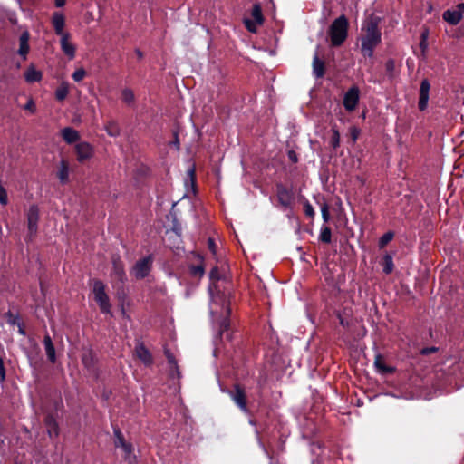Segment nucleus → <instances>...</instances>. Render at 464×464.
I'll return each mask as SVG.
<instances>
[{
  "instance_id": "f257e3e1",
  "label": "nucleus",
  "mask_w": 464,
  "mask_h": 464,
  "mask_svg": "<svg viewBox=\"0 0 464 464\" xmlns=\"http://www.w3.org/2000/svg\"><path fill=\"white\" fill-rule=\"evenodd\" d=\"M380 18L370 15L362 24V31L365 32L361 39V53L365 57H372L374 49L382 40V33L379 29Z\"/></svg>"
},
{
  "instance_id": "f03ea898",
  "label": "nucleus",
  "mask_w": 464,
  "mask_h": 464,
  "mask_svg": "<svg viewBox=\"0 0 464 464\" xmlns=\"http://www.w3.org/2000/svg\"><path fill=\"white\" fill-rule=\"evenodd\" d=\"M209 294L211 301L209 304V312L213 320L221 319L219 322L220 334H223L229 327L227 316L230 314L229 303L225 294L219 292L214 294L212 285H209Z\"/></svg>"
},
{
  "instance_id": "7ed1b4c3",
  "label": "nucleus",
  "mask_w": 464,
  "mask_h": 464,
  "mask_svg": "<svg viewBox=\"0 0 464 464\" xmlns=\"http://www.w3.org/2000/svg\"><path fill=\"white\" fill-rule=\"evenodd\" d=\"M349 22L344 14L336 18L329 27L331 44L334 47L341 46L348 36Z\"/></svg>"
},
{
  "instance_id": "20e7f679",
  "label": "nucleus",
  "mask_w": 464,
  "mask_h": 464,
  "mask_svg": "<svg viewBox=\"0 0 464 464\" xmlns=\"http://www.w3.org/2000/svg\"><path fill=\"white\" fill-rule=\"evenodd\" d=\"M105 285L101 280H94L92 293L102 314H111V304L105 292Z\"/></svg>"
},
{
  "instance_id": "39448f33",
  "label": "nucleus",
  "mask_w": 464,
  "mask_h": 464,
  "mask_svg": "<svg viewBox=\"0 0 464 464\" xmlns=\"http://www.w3.org/2000/svg\"><path fill=\"white\" fill-rule=\"evenodd\" d=\"M114 445L121 448L124 453L123 458L128 464H138L137 457L133 452V445L125 440L120 429H114Z\"/></svg>"
},
{
  "instance_id": "423d86ee",
  "label": "nucleus",
  "mask_w": 464,
  "mask_h": 464,
  "mask_svg": "<svg viewBox=\"0 0 464 464\" xmlns=\"http://www.w3.org/2000/svg\"><path fill=\"white\" fill-rule=\"evenodd\" d=\"M276 197L278 203L284 210L292 208L294 202V192L283 184H276Z\"/></svg>"
},
{
  "instance_id": "0eeeda50",
  "label": "nucleus",
  "mask_w": 464,
  "mask_h": 464,
  "mask_svg": "<svg viewBox=\"0 0 464 464\" xmlns=\"http://www.w3.org/2000/svg\"><path fill=\"white\" fill-rule=\"evenodd\" d=\"M152 263L153 257L150 255L138 260L131 270L132 275L137 279H143L150 274Z\"/></svg>"
},
{
  "instance_id": "6e6552de",
  "label": "nucleus",
  "mask_w": 464,
  "mask_h": 464,
  "mask_svg": "<svg viewBox=\"0 0 464 464\" xmlns=\"http://www.w3.org/2000/svg\"><path fill=\"white\" fill-rule=\"evenodd\" d=\"M26 218L28 227L27 237L31 239L36 235L38 229L39 209L36 205L30 206L26 213Z\"/></svg>"
},
{
  "instance_id": "1a4fd4ad",
  "label": "nucleus",
  "mask_w": 464,
  "mask_h": 464,
  "mask_svg": "<svg viewBox=\"0 0 464 464\" xmlns=\"http://www.w3.org/2000/svg\"><path fill=\"white\" fill-rule=\"evenodd\" d=\"M229 395L243 412L248 413L246 395L239 385H235L234 390L229 392Z\"/></svg>"
},
{
  "instance_id": "9d476101",
  "label": "nucleus",
  "mask_w": 464,
  "mask_h": 464,
  "mask_svg": "<svg viewBox=\"0 0 464 464\" xmlns=\"http://www.w3.org/2000/svg\"><path fill=\"white\" fill-rule=\"evenodd\" d=\"M359 102V89L357 87L350 88L344 94L343 106L346 111H353Z\"/></svg>"
},
{
  "instance_id": "9b49d317",
  "label": "nucleus",
  "mask_w": 464,
  "mask_h": 464,
  "mask_svg": "<svg viewBox=\"0 0 464 464\" xmlns=\"http://www.w3.org/2000/svg\"><path fill=\"white\" fill-rule=\"evenodd\" d=\"M430 84L427 79L422 80L420 87V98L418 106L420 111H424L428 107V102L430 97Z\"/></svg>"
},
{
  "instance_id": "f8f14e48",
  "label": "nucleus",
  "mask_w": 464,
  "mask_h": 464,
  "mask_svg": "<svg viewBox=\"0 0 464 464\" xmlns=\"http://www.w3.org/2000/svg\"><path fill=\"white\" fill-rule=\"evenodd\" d=\"M52 24L54 29V32L60 37H63L64 34H70L67 32H64L65 26V17L60 12H54L52 16Z\"/></svg>"
},
{
  "instance_id": "ddd939ff",
  "label": "nucleus",
  "mask_w": 464,
  "mask_h": 464,
  "mask_svg": "<svg viewBox=\"0 0 464 464\" xmlns=\"http://www.w3.org/2000/svg\"><path fill=\"white\" fill-rule=\"evenodd\" d=\"M77 160L79 162H83L92 158L93 154L92 147L88 142H80L75 146Z\"/></svg>"
},
{
  "instance_id": "4468645a",
  "label": "nucleus",
  "mask_w": 464,
  "mask_h": 464,
  "mask_svg": "<svg viewBox=\"0 0 464 464\" xmlns=\"http://www.w3.org/2000/svg\"><path fill=\"white\" fill-rule=\"evenodd\" d=\"M29 39H30V34L28 31L23 32L19 37V48L17 50V53L24 60H25L27 58V54L29 53V51H30Z\"/></svg>"
},
{
  "instance_id": "2eb2a0df",
  "label": "nucleus",
  "mask_w": 464,
  "mask_h": 464,
  "mask_svg": "<svg viewBox=\"0 0 464 464\" xmlns=\"http://www.w3.org/2000/svg\"><path fill=\"white\" fill-rule=\"evenodd\" d=\"M70 37V34H64L61 37V49L69 59H73L75 56V46L69 41Z\"/></svg>"
},
{
  "instance_id": "dca6fc26",
  "label": "nucleus",
  "mask_w": 464,
  "mask_h": 464,
  "mask_svg": "<svg viewBox=\"0 0 464 464\" xmlns=\"http://www.w3.org/2000/svg\"><path fill=\"white\" fill-rule=\"evenodd\" d=\"M111 276L121 283L126 280L124 266L119 259H113Z\"/></svg>"
},
{
  "instance_id": "f3484780",
  "label": "nucleus",
  "mask_w": 464,
  "mask_h": 464,
  "mask_svg": "<svg viewBox=\"0 0 464 464\" xmlns=\"http://www.w3.org/2000/svg\"><path fill=\"white\" fill-rule=\"evenodd\" d=\"M137 357L146 365L152 363V357L149 350L142 344H139L135 348Z\"/></svg>"
},
{
  "instance_id": "a211bd4d",
  "label": "nucleus",
  "mask_w": 464,
  "mask_h": 464,
  "mask_svg": "<svg viewBox=\"0 0 464 464\" xmlns=\"http://www.w3.org/2000/svg\"><path fill=\"white\" fill-rule=\"evenodd\" d=\"M24 79L27 82L33 83L40 82L43 78V74L40 71L36 70L34 65H31L24 73Z\"/></svg>"
},
{
  "instance_id": "6ab92c4d",
  "label": "nucleus",
  "mask_w": 464,
  "mask_h": 464,
  "mask_svg": "<svg viewBox=\"0 0 464 464\" xmlns=\"http://www.w3.org/2000/svg\"><path fill=\"white\" fill-rule=\"evenodd\" d=\"M61 134L63 139L69 144L74 143L80 140L79 132L71 127L63 129Z\"/></svg>"
},
{
  "instance_id": "aec40b11",
  "label": "nucleus",
  "mask_w": 464,
  "mask_h": 464,
  "mask_svg": "<svg viewBox=\"0 0 464 464\" xmlns=\"http://www.w3.org/2000/svg\"><path fill=\"white\" fill-rule=\"evenodd\" d=\"M44 349H45V353H46L48 360L51 362L54 363L56 361L55 349H54V346L53 344L50 335L47 334L44 336Z\"/></svg>"
},
{
  "instance_id": "412c9836",
  "label": "nucleus",
  "mask_w": 464,
  "mask_h": 464,
  "mask_svg": "<svg viewBox=\"0 0 464 464\" xmlns=\"http://www.w3.org/2000/svg\"><path fill=\"white\" fill-rule=\"evenodd\" d=\"M324 69H325L324 62L320 60L318 57V54L316 53L313 59V73H314V75L317 79L322 78L324 75Z\"/></svg>"
},
{
  "instance_id": "4be33fe9",
  "label": "nucleus",
  "mask_w": 464,
  "mask_h": 464,
  "mask_svg": "<svg viewBox=\"0 0 464 464\" xmlns=\"http://www.w3.org/2000/svg\"><path fill=\"white\" fill-rule=\"evenodd\" d=\"M443 19L450 24L456 25L462 19L460 13L456 10H446L443 13Z\"/></svg>"
},
{
  "instance_id": "5701e85b",
  "label": "nucleus",
  "mask_w": 464,
  "mask_h": 464,
  "mask_svg": "<svg viewBox=\"0 0 464 464\" xmlns=\"http://www.w3.org/2000/svg\"><path fill=\"white\" fill-rule=\"evenodd\" d=\"M57 177L63 184L69 180V164L64 160H61L60 162Z\"/></svg>"
},
{
  "instance_id": "b1692460",
  "label": "nucleus",
  "mask_w": 464,
  "mask_h": 464,
  "mask_svg": "<svg viewBox=\"0 0 464 464\" xmlns=\"http://www.w3.org/2000/svg\"><path fill=\"white\" fill-rule=\"evenodd\" d=\"M82 362L88 370H92L94 366V354L92 350L87 349L82 355Z\"/></svg>"
},
{
  "instance_id": "393cba45",
  "label": "nucleus",
  "mask_w": 464,
  "mask_h": 464,
  "mask_svg": "<svg viewBox=\"0 0 464 464\" xmlns=\"http://www.w3.org/2000/svg\"><path fill=\"white\" fill-rule=\"evenodd\" d=\"M165 355L167 357L168 362L170 365V375L172 377H174V375L179 377V367L174 355L168 349L165 350Z\"/></svg>"
},
{
  "instance_id": "a878e982",
  "label": "nucleus",
  "mask_w": 464,
  "mask_h": 464,
  "mask_svg": "<svg viewBox=\"0 0 464 464\" xmlns=\"http://www.w3.org/2000/svg\"><path fill=\"white\" fill-rule=\"evenodd\" d=\"M69 93V84L66 82H63L55 91V98L57 101H63Z\"/></svg>"
},
{
  "instance_id": "bb28decb",
  "label": "nucleus",
  "mask_w": 464,
  "mask_h": 464,
  "mask_svg": "<svg viewBox=\"0 0 464 464\" xmlns=\"http://www.w3.org/2000/svg\"><path fill=\"white\" fill-rule=\"evenodd\" d=\"M252 18L256 24H263V14L262 10L259 5H254L252 12H251Z\"/></svg>"
},
{
  "instance_id": "cd10ccee",
  "label": "nucleus",
  "mask_w": 464,
  "mask_h": 464,
  "mask_svg": "<svg viewBox=\"0 0 464 464\" xmlns=\"http://www.w3.org/2000/svg\"><path fill=\"white\" fill-rule=\"evenodd\" d=\"M121 99L127 104H131L134 102L135 96L132 90L125 88L121 92Z\"/></svg>"
},
{
  "instance_id": "c85d7f7f",
  "label": "nucleus",
  "mask_w": 464,
  "mask_h": 464,
  "mask_svg": "<svg viewBox=\"0 0 464 464\" xmlns=\"http://www.w3.org/2000/svg\"><path fill=\"white\" fill-rule=\"evenodd\" d=\"M105 130L108 133V135L111 137H117L120 134V129L116 122L110 121L106 124Z\"/></svg>"
},
{
  "instance_id": "c756f323",
  "label": "nucleus",
  "mask_w": 464,
  "mask_h": 464,
  "mask_svg": "<svg viewBox=\"0 0 464 464\" xmlns=\"http://www.w3.org/2000/svg\"><path fill=\"white\" fill-rule=\"evenodd\" d=\"M385 71L390 79L394 78L395 72V62L392 59H389L385 63Z\"/></svg>"
},
{
  "instance_id": "7c9ffc66",
  "label": "nucleus",
  "mask_w": 464,
  "mask_h": 464,
  "mask_svg": "<svg viewBox=\"0 0 464 464\" xmlns=\"http://www.w3.org/2000/svg\"><path fill=\"white\" fill-rule=\"evenodd\" d=\"M330 143L334 149H337L340 145V132L335 127L332 128V137Z\"/></svg>"
},
{
  "instance_id": "2f4dec72",
  "label": "nucleus",
  "mask_w": 464,
  "mask_h": 464,
  "mask_svg": "<svg viewBox=\"0 0 464 464\" xmlns=\"http://www.w3.org/2000/svg\"><path fill=\"white\" fill-rule=\"evenodd\" d=\"M45 424L48 428V432L50 435L53 431L57 434V423L52 416H47L45 418Z\"/></svg>"
},
{
  "instance_id": "473e14b6",
  "label": "nucleus",
  "mask_w": 464,
  "mask_h": 464,
  "mask_svg": "<svg viewBox=\"0 0 464 464\" xmlns=\"http://www.w3.org/2000/svg\"><path fill=\"white\" fill-rule=\"evenodd\" d=\"M383 259H384L383 272L387 275L391 274L393 270L392 257L390 255H386Z\"/></svg>"
},
{
  "instance_id": "72a5a7b5",
  "label": "nucleus",
  "mask_w": 464,
  "mask_h": 464,
  "mask_svg": "<svg viewBox=\"0 0 464 464\" xmlns=\"http://www.w3.org/2000/svg\"><path fill=\"white\" fill-rule=\"evenodd\" d=\"M320 239L321 241L324 243H330L332 239V232L331 229L328 227H324L321 230L320 234Z\"/></svg>"
},
{
  "instance_id": "f704fd0d",
  "label": "nucleus",
  "mask_w": 464,
  "mask_h": 464,
  "mask_svg": "<svg viewBox=\"0 0 464 464\" xmlns=\"http://www.w3.org/2000/svg\"><path fill=\"white\" fill-rule=\"evenodd\" d=\"M394 237V234L391 231L385 233L381 238H380V246L381 247H383L384 246H386L389 242H391L392 240Z\"/></svg>"
},
{
  "instance_id": "c9c22d12",
  "label": "nucleus",
  "mask_w": 464,
  "mask_h": 464,
  "mask_svg": "<svg viewBox=\"0 0 464 464\" xmlns=\"http://www.w3.org/2000/svg\"><path fill=\"white\" fill-rule=\"evenodd\" d=\"M86 76V71L83 68L77 69L72 75L75 82H81Z\"/></svg>"
},
{
  "instance_id": "e433bc0d",
  "label": "nucleus",
  "mask_w": 464,
  "mask_h": 464,
  "mask_svg": "<svg viewBox=\"0 0 464 464\" xmlns=\"http://www.w3.org/2000/svg\"><path fill=\"white\" fill-rule=\"evenodd\" d=\"M245 25L246 27V29L251 32V33H256V29H257V25H259L258 24H256V22H255L254 20H251V19H246L245 20Z\"/></svg>"
},
{
  "instance_id": "4c0bfd02",
  "label": "nucleus",
  "mask_w": 464,
  "mask_h": 464,
  "mask_svg": "<svg viewBox=\"0 0 464 464\" xmlns=\"http://www.w3.org/2000/svg\"><path fill=\"white\" fill-rule=\"evenodd\" d=\"M7 203L8 198L6 189L0 184V204L5 206Z\"/></svg>"
},
{
  "instance_id": "58836bf2",
  "label": "nucleus",
  "mask_w": 464,
  "mask_h": 464,
  "mask_svg": "<svg viewBox=\"0 0 464 464\" xmlns=\"http://www.w3.org/2000/svg\"><path fill=\"white\" fill-rule=\"evenodd\" d=\"M349 132H350L351 139L353 140V142H355L359 138L360 129L355 126H352L349 129Z\"/></svg>"
},
{
  "instance_id": "ea45409f",
  "label": "nucleus",
  "mask_w": 464,
  "mask_h": 464,
  "mask_svg": "<svg viewBox=\"0 0 464 464\" xmlns=\"http://www.w3.org/2000/svg\"><path fill=\"white\" fill-rule=\"evenodd\" d=\"M304 214L310 218H313L315 214L313 206L308 201L305 202L304 206Z\"/></svg>"
},
{
  "instance_id": "a19ab883",
  "label": "nucleus",
  "mask_w": 464,
  "mask_h": 464,
  "mask_svg": "<svg viewBox=\"0 0 464 464\" xmlns=\"http://www.w3.org/2000/svg\"><path fill=\"white\" fill-rule=\"evenodd\" d=\"M322 218L324 222H327L330 218L329 207L327 204H324L321 207Z\"/></svg>"
},
{
  "instance_id": "79ce46f5",
  "label": "nucleus",
  "mask_w": 464,
  "mask_h": 464,
  "mask_svg": "<svg viewBox=\"0 0 464 464\" xmlns=\"http://www.w3.org/2000/svg\"><path fill=\"white\" fill-rule=\"evenodd\" d=\"M24 109L29 111L31 113H34L36 111V105L33 99H29Z\"/></svg>"
},
{
  "instance_id": "37998d69",
  "label": "nucleus",
  "mask_w": 464,
  "mask_h": 464,
  "mask_svg": "<svg viewBox=\"0 0 464 464\" xmlns=\"http://www.w3.org/2000/svg\"><path fill=\"white\" fill-rule=\"evenodd\" d=\"M191 274L195 276L201 277L204 275V268L201 266H195L191 267Z\"/></svg>"
},
{
  "instance_id": "c03bdc74",
  "label": "nucleus",
  "mask_w": 464,
  "mask_h": 464,
  "mask_svg": "<svg viewBox=\"0 0 464 464\" xmlns=\"http://www.w3.org/2000/svg\"><path fill=\"white\" fill-rule=\"evenodd\" d=\"M375 365L376 367L382 372H390V369L388 367H386L381 361L380 359H377L375 361Z\"/></svg>"
},
{
  "instance_id": "a18cd8bd",
  "label": "nucleus",
  "mask_w": 464,
  "mask_h": 464,
  "mask_svg": "<svg viewBox=\"0 0 464 464\" xmlns=\"http://www.w3.org/2000/svg\"><path fill=\"white\" fill-rule=\"evenodd\" d=\"M188 178L192 185L195 183V169L190 168L188 169Z\"/></svg>"
},
{
  "instance_id": "49530a36",
  "label": "nucleus",
  "mask_w": 464,
  "mask_h": 464,
  "mask_svg": "<svg viewBox=\"0 0 464 464\" xmlns=\"http://www.w3.org/2000/svg\"><path fill=\"white\" fill-rule=\"evenodd\" d=\"M210 279L211 280L218 279V270L217 267L212 268V270L210 271Z\"/></svg>"
},
{
  "instance_id": "de8ad7c7",
  "label": "nucleus",
  "mask_w": 464,
  "mask_h": 464,
  "mask_svg": "<svg viewBox=\"0 0 464 464\" xmlns=\"http://www.w3.org/2000/svg\"><path fill=\"white\" fill-rule=\"evenodd\" d=\"M0 377H1V380H4L5 377L4 362H3V359L1 357H0Z\"/></svg>"
},
{
  "instance_id": "09e8293b",
  "label": "nucleus",
  "mask_w": 464,
  "mask_h": 464,
  "mask_svg": "<svg viewBox=\"0 0 464 464\" xmlns=\"http://www.w3.org/2000/svg\"><path fill=\"white\" fill-rule=\"evenodd\" d=\"M338 319L341 325L343 327H348L349 322L345 320L340 314H338Z\"/></svg>"
},
{
  "instance_id": "8fccbe9b",
  "label": "nucleus",
  "mask_w": 464,
  "mask_h": 464,
  "mask_svg": "<svg viewBox=\"0 0 464 464\" xmlns=\"http://www.w3.org/2000/svg\"><path fill=\"white\" fill-rule=\"evenodd\" d=\"M288 158L293 161V162H296L297 161V155L296 153L294 151V150H290L288 151Z\"/></svg>"
},
{
  "instance_id": "3c124183",
  "label": "nucleus",
  "mask_w": 464,
  "mask_h": 464,
  "mask_svg": "<svg viewBox=\"0 0 464 464\" xmlns=\"http://www.w3.org/2000/svg\"><path fill=\"white\" fill-rule=\"evenodd\" d=\"M437 349L435 347H431V348H425L421 351V353L422 354H429L430 353H433L435 352Z\"/></svg>"
},
{
  "instance_id": "603ef678",
  "label": "nucleus",
  "mask_w": 464,
  "mask_h": 464,
  "mask_svg": "<svg viewBox=\"0 0 464 464\" xmlns=\"http://www.w3.org/2000/svg\"><path fill=\"white\" fill-rule=\"evenodd\" d=\"M457 10L460 13L461 17H462L464 14V3L459 4L457 5Z\"/></svg>"
},
{
  "instance_id": "864d4df0",
  "label": "nucleus",
  "mask_w": 464,
  "mask_h": 464,
  "mask_svg": "<svg viewBox=\"0 0 464 464\" xmlns=\"http://www.w3.org/2000/svg\"><path fill=\"white\" fill-rule=\"evenodd\" d=\"M66 0H55V5L57 7H63L65 5Z\"/></svg>"
},
{
  "instance_id": "5fc2aeb1",
  "label": "nucleus",
  "mask_w": 464,
  "mask_h": 464,
  "mask_svg": "<svg viewBox=\"0 0 464 464\" xmlns=\"http://www.w3.org/2000/svg\"><path fill=\"white\" fill-rule=\"evenodd\" d=\"M135 53H136V55H137L138 59H140H140H142V58H143V53H142V52H141L140 50L136 49V50H135Z\"/></svg>"
},
{
  "instance_id": "6e6d98bb",
  "label": "nucleus",
  "mask_w": 464,
  "mask_h": 464,
  "mask_svg": "<svg viewBox=\"0 0 464 464\" xmlns=\"http://www.w3.org/2000/svg\"><path fill=\"white\" fill-rule=\"evenodd\" d=\"M208 244H209V248L212 249V251H214V241H213V239H209L208 240Z\"/></svg>"
},
{
  "instance_id": "4d7b16f0",
  "label": "nucleus",
  "mask_w": 464,
  "mask_h": 464,
  "mask_svg": "<svg viewBox=\"0 0 464 464\" xmlns=\"http://www.w3.org/2000/svg\"><path fill=\"white\" fill-rule=\"evenodd\" d=\"M425 39H426V35L423 34H422V42H421V44H420L421 45L423 44V43H424Z\"/></svg>"
},
{
  "instance_id": "13d9d810",
  "label": "nucleus",
  "mask_w": 464,
  "mask_h": 464,
  "mask_svg": "<svg viewBox=\"0 0 464 464\" xmlns=\"http://www.w3.org/2000/svg\"><path fill=\"white\" fill-rule=\"evenodd\" d=\"M175 144H176L177 146H179V140H178V138H177V137H176Z\"/></svg>"
},
{
  "instance_id": "bf43d9fd",
  "label": "nucleus",
  "mask_w": 464,
  "mask_h": 464,
  "mask_svg": "<svg viewBox=\"0 0 464 464\" xmlns=\"http://www.w3.org/2000/svg\"><path fill=\"white\" fill-rule=\"evenodd\" d=\"M20 334H24V332L22 328L19 329Z\"/></svg>"
},
{
  "instance_id": "052dcab7",
  "label": "nucleus",
  "mask_w": 464,
  "mask_h": 464,
  "mask_svg": "<svg viewBox=\"0 0 464 464\" xmlns=\"http://www.w3.org/2000/svg\"><path fill=\"white\" fill-rule=\"evenodd\" d=\"M7 315L11 317L12 316L11 312H8Z\"/></svg>"
}]
</instances>
